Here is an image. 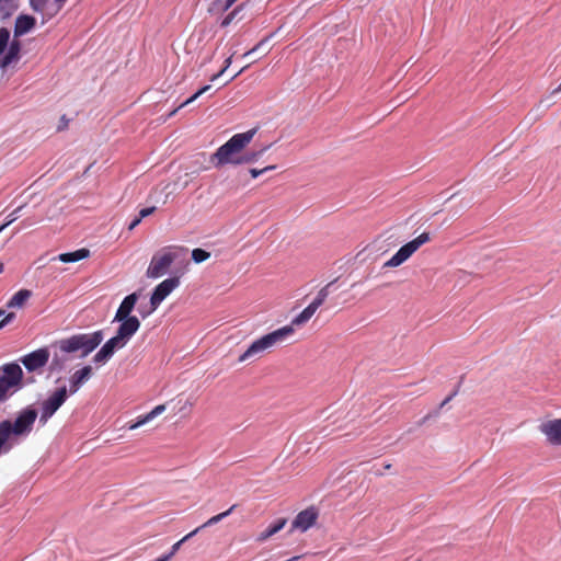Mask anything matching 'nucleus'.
<instances>
[{
	"label": "nucleus",
	"mask_w": 561,
	"mask_h": 561,
	"mask_svg": "<svg viewBox=\"0 0 561 561\" xmlns=\"http://www.w3.org/2000/svg\"><path fill=\"white\" fill-rule=\"evenodd\" d=\"M12 436L9 434L4 425L0 422V455L8 453L12 448Z\"/></svg>",
	"instance_id": "nucleus-23"
},
{
	"label": "nucleus",
	"mask_w": 561,
	"mask_h": 561,
	"mask_svg": "<svg viewBox=\"0 0 561 561\" xmlns=\"http://www.w3.org/2000/svg\"><path fill=\"white\" fill-rule=\"evenodd\" d=\"M57 3H59L60 5H64V3L67 1V0H55Z\"/></svg>",
	"instance_id": "nucleus-49"
},
{
	"label": "nucleus",
	"mask_w": 561,
	"mask_h": 561,
	"mask_svg": "<svg viewBox=\"0 0 561 561\" xmlns=\"http://www.w3.org/2000/svg\"><path fill=\"white\" fill-rule=\"evenodd\" d=\"M231 65V57L227 58L225 60V66L224 68L216 75H214L211 78H210V81H215L217 80L228 68L229 66Z\"/></svg>",
	"instance_id": "nucleus-36"
},
{
	"label": "nucleus",
	"mask_w": 561,
	"mask_h": 561,
	"mask_svg": "<svg viewBox=\"0 0 561 561\" xmlns=\"http://www.w3.org/2000/svg\"><path fill=\"white\" fill-rule=\"evenodd\" d=\"M37 415V411L34 408L27 407L18 413L14 422L4 420L1 423L4 425L13 439L19 437H26L33 431Z\"/></svg>",
	"instance_id": "nucleus-4"
},
{
	"label": "nucleus",
	"mask_w": 561,
	"mask_h": 561,
	"mask_svg": "<svg viewBox=\"0 0 561 561\" xmlns=\"http://www.w3.org/2000/svg\"><path fill=\"white\" fill-rule=\"evenodd\" d=\"M90 256V251L85 248L78 249L73 252L61 253L54 260H58L62 263H75Z\"/></svg>",
	"instance_id": "nucleus-18"
},
{
	"label": "nucleus",
	"mask_w": 561,
	"mask_h": 561,
	"mask_svg": "<svg viewBox=\"0 0 561 561\" xmlns=\"http://www.w3.org/2000/svg\"><path fill=\"white\" fill-rule=\"evenodd\" d=\"M256 129L233 135L227 142L220 146L210 157V162L216 167L225 164H239L243 149L251 142Z\"/></svg>",
	"instance_id": "nucleus-2"
},
{
	"label": "nucleus",
	"mask_w": 561,
	"mask_h": 561,
	"mask_svg": "<svg viewBox=\"0 0 561 561\" xmlns=\"http://www.w3.org/2000/svg\"><path fill=\"white\" fill-rule=\"evenodd\" d=\"M105 358V345H103L95 355L96 360Z\"/></svg>",
	"instance_id": "nucleus-41"
},
{
	"label": "nucleus",
	"mask_w": 561,
	"mask_h": 561,
	"mask_svg": "<svg viewBox=\"0 0 561 561\" xmlns=\"http://www.w3.org/2000/svg\"><path fill=\"white\" fill-rule=\"evenodd\" d=\"M35 19L31 15H19L14 24V37L19 38L20 36L28 33L35 26Z\"/></svg>",
	"instance_id": "nucleus-16"
},
{
	"label": "nucleus",
	"mask_w": 561,
	"mask_h": 561,
	"mask_svg": "<svg viewBox=\"0 0 561 561\" xmlns=\"http://www.w3.org/2000/svg\"><path fill=\"white\" fill-rule=\"evenodd\" d=\"M335 280L333 282H330L328 283L324 287H322L318 294H317V297L313 299V301L311 302L317 309H319L323 302L325 301V299L328 298L330 291V287L333 285Z\"/></svg>",
	"instance_id": "nucleus-24"
},
{
	"label": "nucleus",
	"mask_w": 561,
	"mask_h": 561,
	"mask_svg": "<svg viewBox=\"0 0 561 561\" xmlns=\"http://www.w3.org/2000/svg\"><path fill=\"white\" fill-rule=\"evenodd\" d=\"M138 294L137 293H133L128 296H126L123 301L121 302L116 313H115V317H114V320H122L124 318H133L134 316H131V311L134 310L137 301H138Z\"/></svg>",
	"instance_id": "nucleus-14"
},
{
	"label": "nucleus",
	"mask_w": 561,
	"mask_h": 561,
	"mask_svg": "<svg viewBox=\"0 0 561 561\" xmlns=\"http://www.w3.org/2000/svg\"><path fill=\"white\" fill-rule=\"evenodd\" d=\"M156 207H147V208H142L140 211H139V217L142 219L149 215H151L153 211H154Z\"/></svg>",
	"instance_id": "nucleus-40"
},
{
	"label": "nucleus",
	"mask_w": 561,
	"mask_h": 561,
	"mask_svg": "<svg viewBox=\"0 0 561 561\" xmlns=\"http://www.w3.org/2000/svg\"><path fill=\"white\" fill-rule=\"evenodd\" d=\"M68 394L66 387L58 388L42 403L39 422L45 425L55 412L64 404Z\"/></svg>",
	"instance_id": "nucleus-10"
},
{
	"label": "nucleus",
	"mask_w": 561,
	"mask_h": 561,
	"mask_svg": "<svg viewBox=\"0 0 561 561\" xmlns=\"http://www.w3.org/2000/svg\"><path fill=\"white\" fill-rule=\"evenodd\" d=\"M319 517V511L314 506H310L297 514L295 519L291 523V529L294 530H300L301 533L307 531L309 528H311L318 520Z\"/></svg>",
	"instance_id": "nucleus-12"
},
{
	"label": "nucleus",
	"mask_w": 561,
	"mask_h": 561,
	"mask_svg": "<svg viewBox=\"0 0 561 561\" xmlns=\"http://www.w3.org/2000/svg\"><path fill=\"white\" fill-rule=\"evenodd\" d=\"M192 408H193V402H191L190 400H185L183 402L182 407L180 408V411H184V410L191 411Z\"/></svg>",
	"instance_id": "nucleus-42"
},
{
	"label": "nucleus",
	"mask_w": 561,
	"mask_h": 561,
	"mask_svg": "<svg viewBox=\"0 0 561 561\" xmlns=\"http://www.w3.org/2000/svg\"><path fill=\"white\" fill-rule=\"evenodd\" d=\"M317 310L318 309L312 304H310L298 316H296L291 320L289 325L293 329H294V327H301V325H304L305 323H307L311 319V317L316 313Z\"/></svg>",
	"instance_id": "nucleus-22"
},
{
	"label": "nucleus",
	"mask_w": 561,
	"mask_h": 561,
	"mask_svg": "<svg viewBox=\"0 0 561 561\" xmlns=\"http://www.w3.org/2000/svg\"><path fill=\"white\" fill-rule=\"evenodd\" d=\"M9 48L4 57L0 60V68L5 69L10 65L15 64L20 60V53H21V42L14 37V39L9 43Z\"/></svg>",
	"instance_id": "nucleus-15"
},
{
	"label": "nucleus",
	"mask_w": 561,
	"mask_h": 561,
	"mask_svg": "<svg viewBox=\"0 0 561 561\" xmlns=\"http://www.w3.org/2000/svg\"><path fill=\"white\" fill-rule=\"evenodd\" d=\"M540 432L551 445H561V419L549 420L539 425Z\"/></svg>",
	"instance_id": "nucleus-13"
},
{
	"label": "nucleus",
	"mask_w": 561,
	"mask_h": 561,
	"mask_svg": "<svg viewBox=\"0 0 561 561\" xmlns=\"http://www.w3.org/2000/svg\"><path fill=\"white\" fill-rule=\"evenodd\" d=\"M119 322L116 334L107 340V358L116 351L123 348L140 328L137 317L116 320Z\"/></svg>",
	"instance_id": "nucleus-5"
},
{
	"label": "nucleus",
	"mask_w": 561,
	"mask_h": 561,
	"mask_svg": "<svg viewBox=\"0 0 561 561\" xmlns=\"http://www.w3.org/2000/svg\"><path fill=\"white\" fill-rule=\"evenodd\" d=\"M47 4V0H31V5L35 11L44 12V5Z\"/></svg>",
	"instance_id": "nucleus-35"
},
{
	"label": "nucleus",
	"mask_w": 561,
	"mask_h": 561,
	"mask_svg": "<svg viewBox=\"0 0 561 561\" xmlns=\"http://www.w3.org/2000/svg\"><path fill=\"white\" fill-rule=\"evenodd\" d=\"M238 12V9L230 12L221 22V26L226 27L228 26L234 19L236 14Z\"/></svg>",
	"instance_id": "nucleus-37"
},
{
	"label": "nucleus",
	"mask_w": 561,
	"mask_h": 561,
	"mask_svg": "<svg viewBox=\"0 0 561 561\" xmlns=\"http://www.w3.org/2000/svg\"><path fill=\"white\" fill-rule=\"evenodd\" d=\"M49 356L48 348L43 347L24 355L20 360L28 371H37L48 363Z\"/></svg>",
	"instance_id": "nucleus-11"
},
{
	"label": "nucleus",
	"mask_w": 561,
	"mask_h": 561,
	"mask_svg": "<svg viewBox=\"0 0 561 561\" xmlns=\"http://www.w3.org/2000/svg\"><path fill=\"white\" fill-rule=\"evenodd\" d=\"M293 333L294 329L290 325H285L267 333L255 340L247 351L239 356L238 360L240 363H244L250 359L261 358L265 352H268L276 345L282 344L288 336L293 335Z\"/></svg>",
	"instance_id": "nucleus-3"
},
{
	"label": "nucleus",
	"mask_w": 561,
	"mask_h": 561,
	"mask_svg": "<svg viewBox=\"0 0 561 561\" xmlns=\"http://www.w3.org/2000/svg\"><path fill=\"white\" fill-rule=\"evenodd\" d=\"M22 377L23 371L18 364L10 363L2 366V375L0 376V402L8 398L12 388L21 385Z\"/></svg>",
	"instance_id": "nucleus-8"
},
{
	"label": "nucleus",
	"mask_w": 561,
	"mask_h": 561,
	"mask_svg": "<svg viewBox=\"0 0 561 561\" xmlns=\"http://www.w3.org/2000/svg\"><path fill=\"white\" fill-rule=\"evenodd\" d=\"M210 89V85H205L201 88L197 92H195L191 98H188L186 101L181 103L175 110H173L170 113V116H173L179 110L183 108L184 106L188 105L190 103L194 102L197 98H199L202 94L206 93Z\"/></svg>",
	"instance_id": "nucleus-26"
},
{
	"label": "nucleus",
	"mask_w": 561,
	"mask_h": 561,
	"mask_svg": "<svg viewBox=\"0 0 561 561\" xmlns=\"http://www.w3.org/2000/svg\"><path fill=\"white\" fill-rule=\"evenodd\" d=\"M32 297L30 289H20L7 302L8 308H22L26 301Z\"/></svg>",
	"instance_id": "nucleus-20"
},
{
	"label": "nucleus",
	"mask_w": 561,
	"mask_h": 561,
	"mask_svg": "<svg viewBox=\"0 0 561 561\" xmlns=\"http://www.w3.org/2000/svg\"><path fill=\"white\" fill-rule=\"evenodd\" d=\"M22 208H23V206H20L18 208H15L11 214H9L8 217H7L5 222L3 225H1L0 227H3V230H4L8 226H10L15 220H18V218L20 217L19 214H20Z\"/></svg>",
	"instance_id": "nucleus-31"
},
{
	"label": "nucleus",
	"mask_w": 561,
	"mask_h": 561,
	"mask_svg": "<svg viewBox=\"0 0 561 561\" xmlns=\"http://www.w3.org/2000/svg\"><path fill=\"white\" fill-rule=\"evenodd\" d=\"M68 124H69V119L66 117V115H62L60 117L59 124L57 126V131H62V130L67 129Z\"/></svg>",
	"instance_id": "nucleus-38"
},
{
	"label": "nucleus",
	"mask_w": 561,
	"mask_h": 561,
	"mask_svg": "<svg viewBox=\"0 0 561 561\" xmlns=\"http://www.w3.org/2000/svg\"><path fill=\"white\" fill-rule=\"evenodd\" d=\"M559 92H561V82H560V85L557 89H554V91H553V93H559Z\"/></svg>",
	"instance_id": "nucleus-48"
},
{
	"label": "nucleus",
	"mask_w": 561,
	"mask_h": 561,
	"mask_svg": "<svg viewBox=\"0 0 561 561\" xmlns=\"http://www.w3.org/2000/svg\"><path fill=\"white\" fill-rule=\"evenodd\" d=\"M44 8L45 9H44L43 14L47 19H51L54 15H56L60 11L62 5L57 3L55 0L54 1L47 0V4H45Z\"/></svg>",
	"instance_id": "nucleus-27"
},
{
	"label": "nucleus",
	"mask_w": 561,
	"mask_h": 561,
	"mask_svg": "<svg viewBox=\"0 0 561 561\" xmlns=\"http://www.w3.org/2000/svg\"><path fill=\"white\" fill-rule=\"evenodd\" d=\"M265 42H266V39H263V41H261L260 43H257V44H256L252 49H250L249 51H247V53L243 55V57H247V56H249V55H251V54L255 53L256 50L261 49V48L264 46Z\"/></svg>",
	"instance_id": "nucleus-39"
},
{
	"label": "nucleus",
	"mask_w": 561,
	"mask_h": 561,
	"mask_svg": "<svg viewBox=\"0 0 561 561\" xmlns=\"http://www.w3.org/2000/svg\"><path fill=\"white\" fill-rule=\"evenodd\" d=\"M10 31L7 27L0 28V55H2L9 45Z\"/></svg>",
	"instance_id": "nucleus-28"
},
{
	"label": "nucleus",
	"mask_w": 561,
	"mask_h": 561,
	"mask_svg": "<svg viewBox=\"0 0 561 561\" xmlns=\"http://www.w3.org/2000/svg\"><path fill=\"white\" fill-rule=\"evenodd\" d=\"M3 230V227H0V232Z\"/></svg>",
	"instance_id": "nucleus-52"
},
{
	"label": "nucleus",
	"mask_w": 561,
	"mask_h": 561,
	"mask_svg": "<svg viewBox=\"0 0 561 561\" xmlns=\"http://www.w3.org/2000/svg\"><path fill=\"white\" fill-rule=\"evenodd\" d=\"M431 240L428 232H423L415 239L409 241L404 245H402L396 254H393L387 262H385L383 267H397L408 261L423 244L427 243Z\"/></svg>",
	"instance_id": "nucleus-6"
},
{
	"label": "nucleus",
	"mask_w": 561,
	"mask_h": 561,
	"mask_svg": "<svg viewBox=\"0 0 561 561\" xmlns=\"http://www.w3.org/2000/svg\"><path fill=\"white\" fill-rule=\"evenodd\" d=\"M199 531V528H196L194 529L193 531H191L190 534H187L186 536H184L181 540H179L178 542H175L172 548H171V551L169 552V554H171V558L176 553V551L180 549L181 545L186 541L187 539L192 538L193 536H195L197 533Z\"/></svg>",
	"instance_id": "nucleus-30"
},
{
	"label": "nucleus",
	"mask_w": 561,
	"mask_h": 561,
	"mask_svg": "<svg viewBox=\"0 0 561 561\" xmlns=\"http://www.w3.org/2000/svg\"><path fill=\"white\" fill-rule=\"evenodd\" d=\"M1 317H3V319L0 321V329L10 323L15 318V313L9 312L5 314V311L0 309V318Z\"/></svg>",
	"instance_id": "nucleus-32"
},
{
	"label": "nucleus",
	"mask_w": 561,
	"mask_h": 561,
	"mask_svg": "<svg viewBox=\"0 0 561 561\" xmlns=\"http://www.w3.org/2000/svg\"><path fill=\"white\" fill-rule=\"evenodd\" d=\"M286 523H287L286 518L277 519L275 523L270 525L264 531H262L257 536V541L263 542V541L267 540L268 538H271L272 536H274L275 534L280 531L285 527Z\"/></svg>",
	"instance_id": "nucleus-21"
},
{
	"label": "nucleus",
	"mask_w": 561,
	"mask_h": 561,
	"mask_svg": "<svg viewBox=\"0 0 561 561\" xmlns=\"http://www.w3.org/2000/svg\"><path fill=\"white\" fill-rule=\"evenodd\" d=\"M237 507L236 504H233L229 510L220 513V514H217L213 517H210L206 523H204L202 526H199V530L205 528V527H208V526H211V525H215L217 523H219L221 519H224L225 517L229 516L232 511Z\"/></svg>",
	"instance_id": "nucleus-25"
},
{
	"label": "nucleus",
	"mask_w": 561,
	"mask_h": 561,
	"mask_svg": "<svg viewBox=\"0 0 561 561\" xmlns=\"http://www.w3.org/2000/svg\"><path fill=\"white\" fill-rule=\"evenodd\" d=\"M257 157H259V153H256V152L247 153V154L241 153L239 164L251 163V162L255 161L257 159Z\"/></svg>",
	"instance_id": "nucleus-33"
},
{
	"label": "nucleus",
	"mask_w": 561,
	"mask_h": 561,
	"mask_svg": "<svg viewBox=\"0 0 561 561\" xmlns=\"http://www.w3.org/2000/svg\"><path fill=\"white\" fill-rule=\"evenodd\" d=\"M248 67H249V65H247V66H244L242 69H240V71H238V72H237V73H236V75L230 79V81H231V80H233L234 78H237V77H238L241 72H243Z\"/></svg>",
	"instance_id": "nucleus-47"
},
{
	"label": "nucleus",
	"mask_w": 561,
	"mask_h": 561,
	"mask_svg": "<svg viewBox=\"0 0 561 561\" xmlns=\"http://www.w3.org/2000/svg\"><path fill=\"white\" fill-rule=\"evenodd\" d=\"M165 409H167L165 404H159V405L154 407L149 413H147L144 416H140L136 423L129 424L128 430L133 431V430H136L139 426L148 423L149 421L153 420L156 416L163 413L165 411Z\"/></svg>",
	"instance_id": "nucleus-19"
},
{
	"label": "nucleus",
	"mask_w": 561,
	"mask_h": 561,
	"mask_svg": "<svg viewBox=\"0 0 561 561\" xmlns=\"http://www.w3.org/2000/svg\"><path fill=\"white\" fill-rule=\"evenodd\" d=\"M103 340L101 331L90 334H76L61 339L53 344L55 353L50 362V370H60L65 363L75 357H85L94 351Z\"/></svg>",
	"instance_id": "nucleus-1"
},
{
	"label": "nucleus",
	"mask_w": 561,
	"mask_h": 561,
	"mask_svg": "<svg viewBox=\"0 0 561 561\" xmlns=\"http://www.w3.org/2000/svg\"><path fill=\"white\" fill-rule=\"evenodd\" d=\"M7 0H0V3L5 2Z\"/></svg>",
	"instance_id": "nucleus-51"
},
{
	"label": "nucleus",
	"mask_w": 561,
	"mask_h": 561,
	"mask_svg": "<svg viewBox=\"0 0 561 561\" xmlns=\"http://www.w3.org/2000/svg\"><path fill=\"white\" fill-rule=\"evenodd\" d=\"M141 221V218L138 216L136 217L128 226L129 230H133L135 227H137Z\"/></svg>",
	"instance_id": "nucleus-43"
},
{
	"label": "nucleus",
	"mask_w": 561,
	"mask_h": 561,
	"mask_svg": "<svg viewBox=\"0 0 561 561\" xmlns=\"http://www.w3.org/2000/svg\"><path fill=\"white\" fill-rule=\"evenodd\" d=\"M3 272V264L0 263V274Z\"/></svg>",
	"instance_id": "nucleus-50"
},
{
	"label": "nucleus",
	"mask_w": 561,
	"mask_h": 561,
	"mask_svg": "<svg viewBox=\"0 0 561 561\" xmlns=\"http://www.w3.org/2000/svg\"><path fill=\"white\" fill-rule=\"evenodd\" d=\"M276 167L275 165H267L263 169H250V174L252 178H257L259 175L267 172V171H271V170H274Z\"/></svg>",
	"instance_id": "nucleus-34"
},
{
	"label": "nucleus",
	"mask_w": 561,
	"mask_h": 561,
	"mask_svg": "<svg viewBox=\"0 0 561 561\" xmlns=\"http://www.w3.org/2000/svg\"><path fill=\"white\" fill-rule=\"evenodd\" d=\"M210 256V253L203 249H194L192 251V259L195 263H202Z\"/></svg>",
	"instance_id": "nucleus-29"
},
{
	"label": "nucleus",
	"mask_w": 561,
	"mask_h": 561,
	"mask_svg": "<svg viewBox=\"0 0 561 561\" xmlns=\"http://www.w3.org/2000/svg\"><path fill=\"white\" fill-rule=\"evenodd\" d=\"M171 559V554L167 553L160 558H158L157 560L154 561H169Z\"/></svg>",
	"instance_id": "nucleus-45"
},
{
	"label": "nucleus",
	"mask_w": 561,
	"mask_h": 561,
	"mask_svg": "<svg viewBox=\"0 0 561 561\" xmlns=\"http://www.w3.org/2000/svg\"><path fill=\"white\" fill-rule=\"evenodd\" d=\"M543 105V100H540L539 103L537 104V106L535 108H533L530 112H529V115L535 111V110H540Z\"/></svg>",
	"instance_id": "nucleus-46"
},
{
	"label": "nucleus",
	"mask_w": 561,
	"mask_h": 561,
	"mask_svg": "<svg viewBox=\"0 0 561 561\" xmlns=\"http://www.w3.org/2000/svg\"><path fill=\"white\" fill-rule=\"evenodd\" d=\"M92 375V367L84 366L77 370L70 378V393H75Z\"/></svg>",
	"instance_id": "nucleus-17"
},
{
	"label": "nucleus",
	"mask_w": 561,
	"mask_h": 561,
	"mask_svg": "<svg viewBox=\"0 0 561 561\" xmlns=\"http://www.w3.org/2000/svg\"><path fill=\"white\" fill-rule=\"evenodd\" d=\"M176 257V252L172 251L170 248L162 249L152 256L146 272L147 277L159 278L163 276Z\"/></svg>",
	"instance_id": "nucleus-7"
},
{
	"label": "nucleus",
	"mask_w": 561,
	"mask_h": 561,
	"mask_svg": "<svg viewBox=\"0 0 561 561\" xmlns=\"http://www.w3.org/2000/svg\"><path fill=\"white\" fill-rule=\"evenodd\" d=\"M180 285L179 277H170L161 282L156 286L150 297V309L142 313V317H147L160 306V304Z\"/></svg>",
	"instance_id": "nucleus-9"
},
{
	"label": "nucleus",
	"mask_w": 561,
	"mask_h": 561,
	"mask_svg": "<svg viewBox=\"0 0 561 561\" xmlns=\"http://www.w3.org/2000/svg\"><path fill=\"white\" fill-rule=\"evenodd\" d=\"M457 394V392H453L450 396H448L440 404V407H444L445 404H447Z\"/></svg>",
	"instance_id": "nucleus-44"
}]
</instances>
